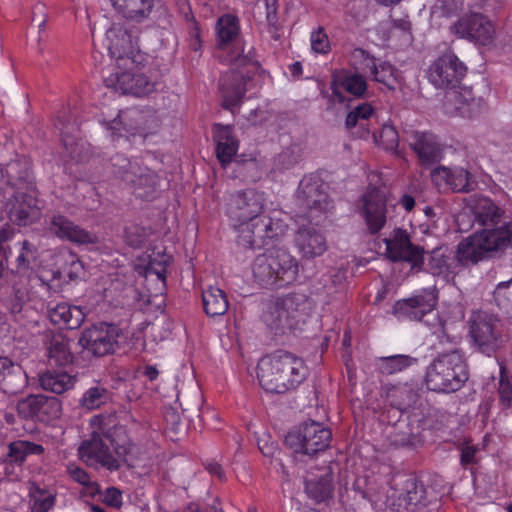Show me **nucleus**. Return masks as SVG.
Returning a JSON list of instances; mask_svg holds the SVG:
<instances>
[{
  "label": "nucleus",
  "mask_w": 512,
  "mask_h": 512,
  "mask_svg": "<svg viewBox=\"0 0 512 512\" xmlns=\"http://www.w3.org/2000/svg\"><path fill=\"white\" fill-rule=\"evenodd\" d=\"M407 141L422 165H430L441 159L442 148L436 135L429 131H412Z\"/></svg>",
  "instance_id": "25"
},
{
  "label": "nucleus",
  "mask_w": 512,
  "mask_h": 512,
  "mask_svg": "<svg viewBox=\"0 0 512 512\" xmlns=\"http://www.w3.org/2000/svg\"><path fill=\"white\" fill-rule=\"evenodd\" d=\"M467 379L466 362L457 349L439 353L426 373L427 386L438 392L457 391Z\"/></svg>",
  "instance_id": "6"
},
{
  "label": "nucleus",
  "mask_w": 512,
  "mask_h": 512,
  "mask_svg": "<svg viewBox=\"0 0 512 512\" xmlns=\"http://www.w3.org/2000/svg\"><path fill=\"white\" fill-rule=\"evenodd\" d=\"M375 142L387 151L397 153L399 135L394 126L385 124L378 135H374Z\"/></svg>",
  "instance_id": "49"
},
{
  "label": "nucleus",
  "mask_w": 512,
  "mask_h": 512,
  "mask_svg": "<svg viewBox=\"0 0 512 512\" xmlns=\"http://www.w3.org/2000/svg\"><path fill=\"white\" fill-rule=\"evenodd\" d=\"M311 48L315 53L326 54L330 50V42L322 27L317 28L310 36Z\"/></svg>",
  "instance_id": "55"
},
{
  "label": "nucleus",
  "mask_w": 512,
  "mask_h": 512,
  "mask_svg": "<svg viewBox=\"0 0 512 512\" xmlns=\"http://www.w3.org/2000/svg\"><path fill=\"white\" fill-rule=\"evenodd\" d=\"M67 469H68V473H69L70 477L74 481L78 482L79 484H81L83 486H90L92 484L91 480H90V476L81 467H78L76 465H69Z\"/></svg>",
  "instance_id": "60"
},
{
  "label": "nucleus",
  "mask_w": 512,
  "mask_h": 512,
  "mask_svg": "<svg viewBox=\"0 0 512 512\" xmlns=\"http://www.w3.org/2000/svg\"><path fill=\"white\" fill-rule=\"evenodd\" d=\"M134 165H139L138 161L131 162L122 154H117L111 158L112 172L123 179L125 171L133 170Z\"/></svg>",
  "instance_id": "57"
},
{
  "label": "nucleus",
  "mask_w": 512,
  "mask_h": 512,
  "mask_svg": "<svg viewBox=\"0 0 512 512\" xmlns=\"http://www.w3.org/2000/svg\"><path fill=\"white\" fill-rule=\"evenodd\" d=\"M48 229L59 239L73 243L94 244L98 242V238L94 233L81 228L61 214L54 215L51 218Z\"/></svg>",
  "instance_id": "26"
},
{
  "label": "nucleus",
  "mask_w": 512,
  "mask_h": 512,
  "mask_svg": "<svg viewBox=\"0 0 512 512\" xmlns=\"http://www.w3.org/2000/svg\"><path fill=\"white\" fill-rule=\"evenodd\" d=\"M213 134L217 158L222 166H226L238 152V140L234 137L232 127L229 125L215 124Z\"/></svg>",
  "instance_id": "30"
},
{
  "label": "nucleus",
  "mask_w": 512,
  "mask_h": 512,
  "mask_svg": "<svg viewBox=\"0 0 512 512\" xmlns=\"http://www.w3.org/2000/svg\"><path fill=\"white\" fill-rule=\"evenodd\" d=\"M477 447L469 444H465L461 448L460 463L462 466H467L474 463Z\"/></svg>",
  "instance_id": "63"
},
{
  "label": "nucleus",
  "mask_w": 512,
  "mask_h": 512,
  "mask_svg": "<svg viewBox=\"0 0 512 512\" xmlns=\"http://www.w3.org/2000/svg\"><path fill=\"white\" fill-rule=\"evenodd\" d=\"M352 61L357 70L370 74L372 79L383 84L389 90H395L401 81L400 72L389 62H377L376 58L369 55L363 49H355L352 53Z\"/></svg>",
  "instance_id": "13"
},
{
  "label": "nucleus",
  "mask_w": 512,
  "mask_h": 512,
  "mask_svg": "<svg viewBox=\"0 0 512 512\" xmlns=\"http://www.w3.org/2000/svg\"><path fill=\"white\" fill-rule=\"evenodd\" d=\"M450 32L459 38L468 39L481 45L490 44L495 35L492 22L480 13H469L458 18L450 26Z\"/></svg>",
  "instance_id": "12"
},
{
  "label": "nucleus",
  "mask_w": 512,
  "mask_h": 512,
  "mask_svg": "<svg viewBox=\"0 0 512 512\" xmlns=\"http://www.w3.org/2000/svg\"><path fill=\"white\" fill-rule=\"evenodd\" d=\"M257 369L261 387L271 393H285L295 389L308 374L304 361L288 352L263 357Z\"/></svg>",
  "instance_id": "3"
},
{
  "label": "nucleus",
  "mask_w": 512,
  "mask_h": 512,
  "mask_svg": "<svg viewBox=\"0 0 512 512\" xmlns=\"http://www.w3.org/2000/svg\"><path fill=\"white\" fill-rule=\"evenodd\" d=\"M383 242L385 255L391 261H404L411 264L412 267H420L423 264V249L411 243L405 230L394 229L388 237L383 238Z\"/></svg>",
  "instance_id": "15"
},
{
  "label": "nucleus",
  "mask_w": 512,
  "mask_h": 512,
  "mask_svg": "<svg viewBox=\"0 0 512 512\" xmlns=\"http://www.w3.org/2000/svg\"><path fill=\"white\" fill-rule=\"evenodd\" d=\"M42 395H30L17 403L18 415L24 419H39Z\"/></svg>",
  "instance_id": "47"
},
{
  "label": "nucleus",
  "mask_w": 512,
  "mask_h": 512,
  "mask_svg": "<svg viewBox=\"0 0 512 512\" xmlns=\"http://www.w3.org/2000/svg\"><path fill=\"white\" fill-rule=\"evenodd\" d=\"M437 304V295L432 289H424L412 297L398 300L393 308L394 314L400 319L421 321L431 314Z\"/></svg>",
  "instance_id": "18"
},
{
  "label": "nucleus",
  "mask_w": 512,
  "mask_h": 512,
  "mask_svg": "<svg viewBox=\"0 0 512 512\" xmlns=\"http://www.w3.org/2000/svg\"><path fill=\"white\" fill-rule=\"evenodd\" d=\"M171 261V256L166 253L153 252L149 255V261L145 268L146 276L155 275L157 279L164 280L166 268Z\"/></svg>",
  "instance_id": "45"
},
{
  "label": "nucleus",
  "mask_w": 512,
  "mask_h": 512,
  "mask_svg": "<svg viewBox=\"0 0 512 512\" xmlns=\"http://www.w3.org/2000/svg\"><path fill=\"white\" fill-rule=\"evenodd\" d=\"M473 213L476 222L483 228L508 225L503 221V211L489 198L481 197L475 202Z\"/></svg>",
  "instance_id": "33"
},
{
  "label": "nucleus",
  "mask_w": 512,
  "mask_h": 512,
  "mask_svg": "<svg viewBox=\"0 0 512 512\" xmlns=\"http://www.w3.org/2000/svg\"><path fill=\"white\" fill-rule=\"evenodd\" d=\"M332 490V477L328 472L321 475L319 480L311 478L306 480V491L317 502H322L329 498Z\"/></svg>",
  "instance_id": "41"
},
{
  "label": "nucleus",
  "mask_w": 512,
  "mask_h": 512,
  "mask_svg": "<svg viewBox=\"0 0 512 512\" xmlns=\"http://www.w3.org/2000/svg\"><path fill=\"white\" fill-rule=\"evenodd\" d=\"M48 316L52 323L68 329H77L84 322L86 314L80 306L58 303L48 308Z\"/></svg>",
  "instance_id": "32"
},
{
  "label": "nucleus",
  "mask_w": 512,
  "mask_h": 512,
  "mask_svg": "<svg viewBox=\"0 0 512 512\" xmlns=\"http://www.w3.org/2000/svg\"><path fill=\"white\" fill-rule=\"evenodd\" d=\"M43 452L44 448L42 445L30 441L17 440L9 444L8 456L14 462L22 463L28 455H40Z\"/></svg>",
  "instance_id": "44"
},
{
  "label": "nucleus",
  "mask_w": 512,
  "mask_h": 512,
  "mask_svg": "<svg viewBox=\"0 0 512 512\" xmlns=\"http://www.w3.org/2000/svg\"><path fill=\"white\" fill-rule=\"evenodd\" d=\"M114 450H115V453L117 454V459L119 460V464L121 462L123 463H126L128 466H134L135 463H134V460H135V456L134 454L136 453L137 451V447L127 441L123 444H116L114 446Z\"/></svg>",
  "instance_id": "56"
},
{
  "label": "nucleus",
  "mask_w": 512,
  "mask_h": 512,
  "mask_svg": "<svg viewBox=\"0 0 512 512\" xmlns=\"http://www.w3.org/2000/svg\"><path fill=\"white\" fill-rule=\"evenodd\" d=\"M115 11L126 20L142 22L153 9V0H110Z\"/></svg>",
  "instance_id": "34"
},
{
  "label": "nucleus",
  "mask_w": 512,
  "mask_h": 512,
  "mask_svg": "<svg viewBox=\"0 0 512 512\" xmlns=\"http://www.w3.org/2000/svg\"><path fill=\"white\" fill-rule=\"evenodd\" d=\"M18 250L16 257V268L18 272H27L32 268L38 257L36 246L28 240L19 241L15 244Z\"/></svg>",
  "instance_id": "43"
},
{
  "label": "nucleus",
  "mask_w": 512,
  "mask_h": 512,
  "mask_svg": "<svg viewBox=\"0 0 512 512\" xmlns=\"http://www.w3.org/2000/svg\"><path fill=\"white\" fill-rule=\"evenodd\" d=\"M422 490L414 479H407L401 489L390 488L384 500L394 512H416L421 504Z\"/></svg>",
  "instance_id": "24"
},
{
  "label": "nucleus",
  "mask_w": 512,
  "mask_h": 512,
  "mask_svg": "<svg viewBox=\"0 0 512 512\" xmlns=\"http://www.w3.org/2000/svg\"><path fill=\"white\" fill-rule=\"evenodd\" d=\"M358 113L357 107H355L347 114L345 125L348 129H353L357 126L364 127V123L360 120Z\"/></svg>",
  "instance_id": "64"
},
{
  "label": "nucleus",
  "mask_w": 512,
  "mask_h": 512,
  "mask_svg": "<svg viewBox=\"0 0 512 512\" xmlns=\"http://www.w3.org/2000/svg\"><path fill=\"white\" fill-rule=\"evenodd\" d=\"M464 7V0H436L431 13L436 18L456 16Z\"/></svg>",
  "instance_id": "48"
},
{
  "label": "nucleus",
  "mask_w": 512,
  "mask_h": 512,
  "mask_svg": "<svg viewBox=\"0 0 512 512\" xmlns=\"http://www.w3.org/2000/svg\"><path fill=\"white\" fill-rule=\"evenodd\" d=\"M498 394L501 404L505 407H509L512 402V384L503 375H501L499 380Z\"/></svg>",
  "instance_id": "58"
},
{
  "label": "nucleus",
  "mask_w": 512,
  "mask_h": 512,
  "mask_svg": "<svg viewBox=\"0 0 512 512\" xmlns=\"http://www.w3.org/2000/svg\"><path fill=\"white\" fill-rule=\"evenodd\" d=\"M49 362L65 366L72 362L73 355L69 347V340L62 334H54L47 345Z\"/></svg>",
  "instance_id": "38"
},
{
  "label": "nucleus",
  "mask_w": 512,
  "mask_h": 512,
  "mask_svg": "<svg viewBox=\"0 0 512 512\" xmlns=\"http://www.w3.org/2000/svg\"><path fill=\"white\" fill-rule=\"evenodd\" d=\"M358 210L368 232L372 235L380 232L387 223L386 196L379 189L368 190L359 200Z\"/></svg>",
  "instance_id": "14"
},
{
  "label": "nucleus",
  "mask_w": 512,
  "mask_h": 512,
  "mask_svg": "<svg viewBox=\"0 0 512 512\" xmlns=\"http://www.w3.org/2000/svg\"><path fill=\"white\" fill-rule=\"evenodd\" d=\"M39 383L44 390L61 394L74 386L75 379L63 371H47L40 375Z\"/></svg>",
  "instance_id": "39"
},
{
  "label": "nucleus",
  "mask_w": 512,
  "mask_h": 512,
  "mask_svg": "<svg viewBox=\"0 0 512 512\" xmlns=\"http://www.w3.org/2000/svg\"><path fill=\"white\" fill-rule=\"evenodd\" d=\"M107 441L108 438H103L99 433H93L91 438L84 441L78 449L81 460L91 466L101 465L110 471L117 470L119 460L111 453Z\"/></svg>",
  "instance_id": "20"
},
{
  "label": "nucleus",
  "mask_w": 512,
  "mask_h": 512,
  "mask_svg": "<svg viewBox=\"0 0 512 512\" xmlns=\"http://www.w3.org/2000/svg\"><path fill=\"white\" fill-rule=\"evenodd\" d=\"M111 399L110 392L102 385H95L88 388L80 399V405L88 410L100 408Z\"/></svg>",
  "instance_id": "42"
},
{
  "label": "nucleus",
  "mask_w": 512,
  "mask_h": 512,
  "mask_svg": "<svg viewBox=\"0 0 512 512\" xmlns=\"http://www.w3.org/2000/svg\"><path fill=\"white\" fill-rule=\"evenodd\" d=\"M469 335L475 349L491 357L506 343L501 320L486 311L473 312L468 321Z\"/></svg>",
  "instance_id": "8"
},
{
  "label": "nucleus",
  "mask_w": 512,
  "mask_h": 512,
  "mask_svg": "<svg viewBox=\"0 0 512 512\" xmlns=\"http://www.w3.org/2000/svg\"><path fill=\"white\" fill-rule=\"evenodd\" d=\"M266 195L245 189L230 195L227 215L243 248L259 249L280 240L288 231L287 216L282 211H265Z\"/></svg>",
  "instance_id": "1"
},
{
  "label": "nucleus",
  "mask_w": 512,
  "mask_h": 512,
  "mask_svg": "<svg viewBox=\"0 0 512 512\" xmlns=\"http://www.w3.org/2000/svg\"><path fill=\"white\" fill-rule=\"evenodd\" d=\"M104 502L111 507H120L122 504L121 492L114 488H107L104 493Z\"/></svg>",
  "instance_id": "62"
},
{
  "label": "nucleus",
  "mask_w": 512,
  "mask_h": 512,
  "mask_svg": "<svg viewBox=\"0 0 512 512\" xmlns=\"http://www.w3.org/2000/svg\"><path fill=\"white\" fill-rule=\"evenodd\" d=\"M299 205L306 210L308 224H301L294 238L298 253L311 260L322 256L328 249L327 238L318 224L333 210L334 205L318 178L304 177L297 190Z\"/></svg>",
  "instance_id": "2"
},
{
  "label": "nucleus",
  "mask_w": 512,
  "mask_h": 512,
  "mask_svg": "<svg viewBox=\"0 0 512 512\" xmlns=\"http://www.w3.org/2000/svg\"><path fill=\"white\" fill-rule=\"evenodd\" d=\"M105 43L111 58L116 59L118 69L127 68L135 62L131 36L120 24H113L106 31Z\"/></svg>",
  "instance_id": "21"
},
{
  "label": "nucleus",
  "mask_w": 512,
  "mask_h": 512,
  "mask_svg": "<svg viewBox=\"0 0 512 512\" xmlns=\"http://www.w3.org/2000/svg\"><path fill=\"white\" fill-rule=\"evenodd\" d=\"M312 309L310 299L303 293H292L266 303L262 320L275 334H284L305 321Z\"/></svg>",
  "instance_id": "4"
},
{
  "label": "nucleus",
  "mask_w": 512,
  "mask_h": 512,
  "mask_svg": "<svg viewBox=\"0 0 512 512\" xmlns=\"http://www.w3.org/2000/svg\"><path fill=\"white\" fill-rule=\"evenodd\" d=\"M58 129L62 135V141L64 146L69 150L70 155L75 158L77 157V151L74 147V139L76 138V132L78 131V127L75 123H64L62 121L58 124Z\"/></svg>",
  "instance_id": "53"
},
{
  "label": "nucleus",
  "mask_w": 512,
  "mask_h": 512,
  "mask_svg": "<svg viewBox=\"0 0 512 512\" xmlns=\"http://www.w3.org/2000/svg\"><path fill=\"white\" fill-rule=\"evenodd\" d=\"M60 414V401L55 397H46L42 395L38 421L49 422L60 417Z\"/></svg>",
  "instance_id": "51"
},
{
  "label": "nucleus",
  "mask_w": 512,
  "mask_h": 512,
  "mask_svg": "<svg viewBox=\"0 0 512 512\" xmlns=\"http://www.w3.org/2000/svg\"><path fill=\"white\" fill-rule=\"evenodd\" d=\"M148 237V231L139 226H131L125 230V241L133 248H140L144 245Z\"/></svg>",
  "instance_id": "54"
},
{
  "label": "nucleus",
  "mask_w": 512,
  "mask_h": 512,
  "mask_svg": "<svg viewBox=\"0 0 512 512\" xmlns=\"http://www.w3.org/2000/svg\"><path fill=\"white\" fill-rule=\"evenodd\" d=\"M331 101L344 103L348 99L344 92L355 98H364L367 94V82L363 75L358 72L347 70L335 71L332 74L331 82Z\"/></svg>",
  "instance_id": "19"
},
{
  "label": "nucleus",
  "mask_w": 512,
  "mask_h": 512,
  "mask_svg": "<svg viewBox=\"0 0 512 512\" xmlns=\"http://www.w3.org/2000/svg\"><path fill=\"white\" fill-rule=\"evenodd\" d=\"M8 218L17 225H28L40 217L41 207L34 189L17 191L5 205Z\"/></svg>",
  "instance_id": "16"
},
{
  "label": "nucleus",
  "mask_w": 512,
  "mask_h": 512,
  "mask_svg": "<svg viewBox=\"0 0 512 512\" xmlns=\"http://www.w3.org/2000/svg\"><path fill=\"white\" fill-rule=\"evenodd\" d=\"M416 361L409 355L398 354L377 358L376 367L382 374L392 375L414 365Z\"/></svg>",
  "instance_id": "40"
},
{
  "label": "nucleus",
  "mask_w": 512,
  "mask_h": 512,
  "mask_svg": "<svg viewBox=\"0 0 512 512\" xmlns=\"http://www.w3.org/2000/svg\"><path fill=\"white\" fill-rule=\"evenodd\" d=\"M203 308L210 317L224 315L229 307L226 293L213 286H209L202 292Z\"/></svg>",
  "instance_id": "37"
},
{
  "label": "nucleus",
  "mask_w": 512,
  "mask_h": 512,
  "mask_svg": "<svg viewBox=\"0 0 512 512\" xmlns=\"http://www.w3.org/2000/svg\"><path fill=\"white\" fill-rule=\"evenodd\" d=\"M434 334L437 336L439 340V344L441 346H445L446 344L450 345V350L456 349V345L459 342V337L450 335L446 328L443 325H440L435 331Z\"/></svg>",
  "instance_id": "59"
},
{
  "label": "nucleus",
  "mask_w": 512,
  "mask_h": 512,
  "mask_svg": "<svg viewBox=\"0 0 512 512\" xmlns=\"http://www.w3.org/2000/svg\"><path fill=\"white\" fill-rule=\"evenodd\" d=\"M123 180L133 188L136 197L149 200L153 197L158 186V176L148 167L134 165L133 170L123 173Z\"/></svg>",
  "instance_id": "27"
},
{
  "label": "nucleus",
  "mask_w": 512,
  "mask_h": 512,
  "mask_svg": "<svg viewBox=\"0 0 512 512\" xmlns=\"http://www.w3.org/2000/svg\"><path fill=\"white\" fill-rule=\"evenodd\" d=\"M469 172L462 167H439L433 170L432 180L444 190L466 192L469 190Z\"/></svg>",
  "instance_id": "29"
},
{
  "label": "nucleus",
  "mask_w": 512,
  "mask_h": 512,
  "mask_svg": "<svg viewBox=\"0 0 512 512\" xmlns=\"http://www.w3.org/2000/svg\"><path fill=\"white\" fill-rule=\"evenodd\" d=\"M483 104V99L475 97L471 88L460 87L446 93L444 108L450 115L472 117L480 111Z\"/></svg>",
  "instance_id": "23"
},
{
  "label": "nucleus",
  "mask_w": 512,
  "mask_h": 512,
  "mask_svg": "<svg viewBox=\"0 0 512 512\" xmlns=\"http://www.w3.org/2000/svg\"><path fill=\"white\" fill-rule=\"evenodd\" d=\"M466 68L453 54L439 57L428 70V79L436 88H455L465 75Z\"/></svg>",
  "instance_id": "17"
},
{
  "label": "nucleus",
  "mask_w": 512,
  "mask_h": 512,
  "mask_svg": "<svg viewBox=\"0 0 512 512\" xmlns=\"http://www.w3.org/2000/svg\"><path fill=\"white\" fill-rule=\"evenodd\" d=\"M434 274L442 275L446 279L454 278L464 267L470 266L468 260L462 259L460 255V243L457 246L455 255L445 256L441 250H434L428 263Z\"/></svg>",
  "instance_id": "28"
},
{
  "label": "nucleus",
  "mask_w": 512,
  "mask_h": 512,
  "mask_svg": "<svg viewBox=\"0 0 512 512\" xmlns=\"http://www.w3.org/2000/svg\"><path fill=\"white\" fill-rule=\"evenodd\" d=\"M512 247V222L496 228H483L460 242V255L471 265L492 253Z\"/></svg>",
  "instance_id": "7"
},
{
  "label": "nucleus",
  "mask_w": 512,
  "mask_h": 512,
  "mask_svg": "<svg viewBox=\"0 0 512 512\" xmlns=\"http://www.w3.org/2000/svg\"><path fill=\"white\" fill-rule=\"evenodd\" d=\"M240 32L239 20L236 16L225 14L215 26L216 44L220 50H228L237 40Z\"/></svg>",
  "instance_id": "35"
},
{
  "label": "nucleus",
  "mask_w": 512,
  "mask_h": 512,
  "mask_svg": "<svg viewBox=\"0 0 512 512\" xmlns=\"http://www.w3.org/2000/svg\"><path fill=\"white\" fill-rule=\"evenodd\" d=\"M255 280L263 287H282L298 275V261L287 250L275 249L258 255L253 261Z\"/></svg>",
  "instance_id": "5"
},
{
  "label": "nucleus",
  "mask_w": 512,
  "mask_h": 512,
  "mask_svg": "<svg viewBox=\"0 0 512 512\" xmlns=\"http://www.w3.org/2000/svg\"><path fill=\"white\" fill-rule=\"evenodd\" d=\"M229 63H231L234 67L237 69L243 67V66H250L253 70L257 68L256 62L253 61L252 57L249 55H231L229 59H227Z\"/></svg>",
  "instance_id": "61"
},
{
  "label": "nucleus",
  "mask_w": 512,
  "mask_h": 512,
  "mask_svg": "<svg viewBox=\"0 0 512 512\" xmlns=\"http://www.w3.org/2000/svg\"><path fill=\"white\" fill-rule=\"evenodd\" d=\"M250 69L244 74L243 71L231 70L225 72L219 83V90L223 99V107L233 110L242 100L247 91L250 80Z\"/></svg>",
  "instance_id": "22"
},
{
  "label": "nucleus",
  "mask_w": 512,
  "mask_h": 512,
  "mask_svg": "<svg viewBox=\"0 0 512 512\" xmlns=\"http://www.w3.org/2000/svg\"><path fill=\"white\" fill-rule=\"evenodd\" d=\"M141 118V113L138 110L132 109L118 114V116L106 123L107 130L110 131L112 139L115 137H122L124 130L127 133L134 135L141 129L138 122Z\"/></svg>",
  "instance_id": "36"
},
{
  "label": "nucleus",
  "mask_w": 512,
  "mask_h": 512,
  "mask_svg": "<svg viewBox=\"0 0 512 512\" xmlns=\"http://www.w3.org/2000/svg\"><path fill=\"white\" fill-rule=\"evenodd\" d=\"M120 329L107 323H100L86 328L80 338V346L88 353L102 357L114 353L118 345Z\"/></svg>",
  "instance_id": "11"
},
{
  "label": "nucleus",
  "mask_w": 512,
  "mask_h": 512,
  "mask_svg": "<svg viewBox=\"0 0 512 512\" xmlns=\"http://www.w3.org/2000/svg\"><path fill=\"white\" fill-rule=\"evenodd\" d=\"M116 69L105 78L106 87L137 97L146 96L155 90V83L144 73L138 71L135 62L129 64L127 68Z\"/></svg>",
  "instance_id": "10"
},
{
  "label": "nucleus",
  "mask_w": 512,
  "mask_h": 512,
  "mask_svg": "<svg viewBox=\"0 0 512 512\" xmlns=\"http://www.w3.org/2000/svg\"><path fill=\"white\" fill-rule=\"evenodd\" d=\"M31 512H47L54 505V496L37 486L30 488Z\"/></svg>",
  "instance_id": "46"
},
{
  "label": "nucleus",
  "mask_w": 512,
  "mask_h": 512,
  "mask_svg": "<svg viewBox=\"0 0 512 512\" xmlns=\"http://www.w3.org/2000/svg\"><path fill=\"white\" fill-rule=\"evenodd\" d=\"M494 298L497 305L512 316V279L497 285Z\"/></svg>",
  "instance_id": "50"
},
{
  "label": "nucleus",
  "mask_w": 512,
  "mask_h": 512,
  "mask_svg": "<svg viewBox=\"0 0 512 512\" xmlns=\"http://www.w3.org/2000/svg\"><path fill=\"white\" fill-rule=\"evenodd\" d=\"M331 439L329 428L319 422L310 421L289 432L285 442L297 453L315 455L327 449Z\"/></svg>",
  "instance_id": "9"
},
{
  "label": "nucleus",
  "mask_w": 512,
  "mask_h": 512,
  "mask_svg": "<svg viewBox=\"0 0 512 512\" xmlns=\"http://www.w3.org/2000/svg\"><path fill=\"white\" fill-rule=\"evenodd\" d=\"M301 158V149L297 145H292L284 149L275 158L274 165L279 170H287L292 168Z\"/></svg>",
  "instance_id": "52"
},
{
  "label": "nucleus",
  "mask_w": 512,
  "mask_h": 512,
  "mask_svg": "<svg viewBox=\"0 0 512 512\" xmlns=\"http://www.w3.org/2000/svg\"><path fill=\"white\" fill-rule=\"evenodd\" d=\"M26 383V375L20 366L9 358L0 357V387L6 394L18 393Z\"/></svg>",
  "instance_id": "31"
}]
</instances>
